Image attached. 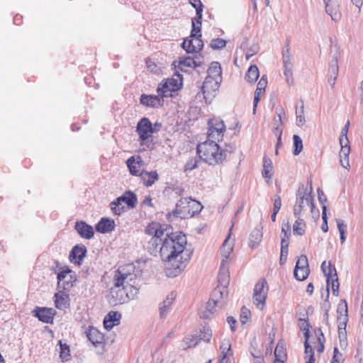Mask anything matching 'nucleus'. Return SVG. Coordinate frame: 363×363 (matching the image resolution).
Instances as JSON below:
<instances>
[{
  "label": "nucleus",
  "instance_id": "2eb2a0df",
  "mask_svg": "<svg viewBox=\"0 0 363 363\" xmlns=\"http://www.w3.org/2000/svg\"><path fill=\"white\" fill-rule=\"evenodd\" d=\"M344 305H339L337 308V312L339 314L337 317L338 323V333L340 337L346 332V326L348 320V310L346 301H344Z\"/></svg>",
  "mask_w": 363,
  "mask_h": 363
},
{
  "label": "nucleus",
  "instance_id": "72a5a7b5",
  "mask_svg": "<svg viewBox=\"0 0 363 363\" xmlns=\"http://www.w3.org/2000/svg\"><path fill=\"white\" fill-rule=\"evenodd\" d=\"M119 199L123 203H125L129 208H135L137 205V196L135 194L130 191H125Z\"/></svg>",
  "mask_w": 363,
  "mask_h": 363
},
{
  "label": "nucleus",
  "instance_id": "13d9d810",
  "mask_svg": "<svg viewBox=\"0 0 363 363\" xmlns=\"http://www.w3.org/2000/svg\"><path fill=\"white\" fill-rule=\"evenodd\" d=\"M323 212H322V219H323V224L321 226V229L323 232L326 233L328 231V218L326 215V206L325 205H323L322 206Z\"/></svg>",
  "mask_w": 363,
  "mask_h": 363
},
{
  "label": "nucleus",
  "instance_id": "c9c22d12",
  "mask_svg": "<svg viewBox=\"0 0 363 363\" xmlns=\"http://www.w3.org/2000/svg\"><path fill=\"white\" fill-rule=\"evenodd\" d=\"M218 281L219 285L216 288H220L223 291V298L227 296V286L229 283V275L227 272H220L218 274Z\"/></svg>",
  "mask_w": 363,
  "mask_h": 363
},
{
  "label": "nucleus",
  "instance_id": "9b49d317",
  "mask_svg": "<svg viewBox=\"0 0 363 363\" xmlns=\"http://www.w3.org/2000/svg\"><path fill=\"white\" fill-rule=\"evenodd\" d=\"M135 131L139 135L141 144H144L145 141L148 140L154 133L158 132L159 129L153 128L150 119L144 117L138 122Z\"/></svg>",
  "mask_w": 363,
  "mask_h": 363
},
{
  "label": "nucleus",
  "instance_id": "c85d7f7f",
  "mask_svg": "<svg viewBox=\"0 0 363 363\" xmlns=\"http://www.w3.org/2000/svg\"><path fill=\"white\" fill-rule=\"evenodd\" d=\"M163 240L164 238L158 236H152L150 238L147 244V249L151 255L156 256L158 252L160 253V247L162 245Z\"/></svg>",
  "mask_w": 363,
  "mask_h": 363
},
{
  "label": "nucleus",
  "instance_id": "58836bf2",
  "mask_svg": "<svg viewBox=\"0 0 363 363\" xmlns=\"http://www.w3.org/2000/svg\"><path fill=\"white\" fill-rule=\"evenodd\" d=\"M262 238V233L258 229H255L250 235V246L255 248L258 246Z\"/></svg>",
  "mask_w": 363,
  "mask_h": 363
},
{
  "label": "nucleus",
  "instance_id": "f704fd0d",
  "mask_svg": "<svg viewBox=\"0 0 363 363\" xmlns=\"http://www.w3.org/2000/svg\"><path fill=\"white\" fill-rule=\"evenodd\" d=\"M262 176L266 179H272L273 176V164L272 160L266 155L263 157Z\"/></svg>",
  "mask_w": 363,
  "mask_h": 363
},
{
  "label": "nucleus",
  "instance_id": "a18cd8bd",
  "mask_svg": "<svg viewBox=\"0 0 363 363\" xmlns=\"http://www.w3.org/2000/svg\"><path fill=\"white\" fill-rule=\"evenodd\" d=\"M303 268H309L308 258L305 255H302L298 257L294 270V274L297 275L298 269Z\"/></svg>",
  "mask_w": 363,
  "mask_h": 363
},
{
  "label": "nucleus",
  "instance_id": "bf43d9fd",
  "mask_svg": "<svg viewBox=\"0 0 363 363\" xmlns=\"http://www.w3.org/2000/svg\"><path fill=\"white\" fill-rule=\"evenodd\" d=\"M264 91H263L262 89H261L260 88H258L257 87L255 91V95H254V101H253V111L255 112V110H256V108H257V104L258 102L259 101V99H260V95L262 92H264Z\"/></svg>",
  "mask_w": 363,
  "mask_h": 363
},
{
  "label": "nucleus",
  "instance_id": "5fc2aeb1",
  "mask_svg": "<svg viewBox=\"0 0 363 363\" xmlns=\"http://www.w3.org/2000/svg\"><path fill=\"white\" fill-rule=\"evenodd\" d=\"M350 122L347 121V123L343 126L341 130L340 136L339 138L340 145H342V143H349V140L347 138V133L349 130Z\"/></svg>",
  "mask_w": 363,
  "mask_h": 363
},
{
  "label": "nucleus",
  "instance_id": "8fccbe9b",
  "mask_svg": "<svg viewBox=\"0 0 363 363\" xmlns=\"http://www.w3.org/2000/svg\"><path fill=\"white\" fill-rule=\"evenodd\" d=\"M274 359L286 360V352L283 345L278 343L274 350Z\"/></svg>",
  "mask_w": 363,
  "mask_h": 363
},
{
  "label": "nucleus",
  "instance_id": "4d7b16f0",
  "mask_svg": "<svg viewBox=\"0 0 363 363\" xmlns=\"http://www.w3.org/2000/svg\"><path fill=\"white\" fill-rule=\"evenodd\" d=\"M309 273H310L309 268L299 269L297 271V275H294V277L298 281H303L308 278Z\"/></svg>",
  "mask_w": 363,
  "mask_h": 363
},
{
  "label": "nucleus",
  "instance_id": "49530a36",
  "mask_svg": "<svg viewBox=\"0 0 363 363\" xmlns=\"http://www.w3.org/2000/svg\"><path fill=\"white\" fill-rule=\"evenodd\" d=\"M254 293H257L264 295H267L268 294V286L267 282L265 279H261L258 281L255 286Z\"/></svg>",
  "mask_w": 363,
  "mask_h": 363
},
{
  "label": "nucleus",
  "instance_id": "473e14b6",
  "mask_svg": "<svg viewBox=\"0 0 363 363\" xmlns=\"http://www.w3.org/2000/svg\"><path fill=\"white\" fill-rule=\"evenodd\" d=\"M161 225L158 223H152L146 227L145 231L151 237L158 236L160 238H164V230L161 229Z\"/></svg>",
  "mask_w": 363,
  "mask_h": 363
},
{
  "label": "nucleus",
  "instance_id": "e433bc0d",
  "mask_svg": "<svg viewBox=\"0 0 363 363\" xmlns=\"http://www.w3.org/2000/svg\"><path fill=\"white\" fill-rule=\"evenodd\" d=\"M259 76V71L257 65H251L245 76V79L250 84L255 83Z\"/></svg>",
  "mask_w": 363,
  "mask_h": 363
},
{
  "label": "nucleus",
  "instance_id": "680f3d73",
  "mask_svg": "<svg viewBox=\"0 0 363 363\" xmlns=\"http://www.w3.org/2000/svg\"><path fill=\"white\" fill-rule=\"evenodd\" d=\"M194 53V56L192 57L194 58V67H200L202 65V64L203 63V57L201 56V54L198 52H193Z\"/></svg>",
  "mask_w": 363,
  "mask_h": 363
},
{
  "label": "nucleus",
  "instance_id": "f03ea898",
  "mask_svg": "<svg viewBox=\"0 0 363 363\" xmlns=\"http://www.w3.org/2000/svg\"><path fill=\"white\" fill-rule=\"evenodd\" d=\"M182 80V75L176 72L171 78H167L160 84L157 89L158 95L143 94L140 97V103L149 108H155L162 106L164 97L171 96L172 92L180 89Z\"/></svg>",
  "mask_w": 363,
  "mask_h": 363
},
{
  "label": "nucleus",
  "instance_id": "9d476101",
  "mask_svg": "<svg viewBox=\"0 0 363 363\" xmlns=\"http://www.w3.org/2000/svg\"><path fill=\"white\" fill-rule=\"evenodd\" d=\"M208 141L216 142L222 140L225 130V125L223 120L219 118H213L208 121Z\"/></svg>",
  "mask_w": 363,
  "mask_h": 363
},
{
  "label": "nucleus",
  "instance_id": "774afa93",
  "mask_svg": "<svg viewBox=\"0 0 363 363\" xmlns=\"http://www.w3.org/2000/svg\"><path fill=\"white\" fill-rule=\"evenodd\" d=\"M259 50V48L257 45H252L250 47L248 52L246 53V59L249 60L252 56L256 54Z\"/></svg>",
  "mask_w": 363,
  "mask_h": 363
},
{
  "label": "nucleus",
  "instance_id": "69168bd1",
  "mask_svg": "<svg viewBox=\"0 0 363 363\" xmlns=\"http://www.w3.org/2000/svg\"><path fill=\"white\" fill-rule=\"evenodd\" d=\"M235 150V146L232 144L226 145L225 149L220 148V152H224V160L226 159L228 154H231Z\"/></svg>",
  "mask_w": 363,
  "mask_h": 363
},
{
  "label": "nucleus",
  "instance_id": "de8ad7c7",
  "mask_svg": "<svg viewBox=\"0 0 363 363\" xmlns=\"http://www.w3.org/2000/svg\"><path fill=\"white\" fill-rule=\"evenodd\" d=\"M267 297V295L254 293L253 302L258 308L263 309L266 303Z\"/></svg>",
  "mask_w": 363,
  "mask_h": 363
},
{
  "label": "nucleus",
  "instance_id": "aec40b11",
  "mask_svg": "<svg viewBox=\"0 0 363 363\" xmlns=\"http://www.w3.org/2000/svg\"><path fill=\"white\" fill-rule=\"evenodd\" d=\"M55 305L60 310H65L69 307V296L62 290L58 289V292L55 294Z\"/></svg>",
  "mask_w": 363,
  "mask_h": 363
},
{
  "label": "nucleus",
  "instance_id": "7c9ffc66",
  "mask_svg": "<svg viewBox=\"0 0 363 363\" xmlns=\"http://www.w3.org/2000/svg\"><path fill=\"white\" fill-rule=\"evenodd\" d=\"M187 207V212L185 213L186 218H191L196 214L200 213L203 208V206L200 202L191 198L189 199Z\"/></svg>",
  "mask_w": 363,
  "mask_h": 363
},
{
  "label": "nucleus",
  "instance_id": "c756f323",
  "mask_svg": "<svg viewBox=\"0 0 363 363\" xmlns=\"http://www.w3.org/2000/svg\"><path fill=\"white\" fill-rule=\"evenodd\" d=\"M140 177L143 184L146 186H152L156 181L158 180L159 176L156 171L150 172L143 171L140 174Z\"/></svg>",
  "mask_w": 363,
  "mask_h": 363
},
{
  "label": "nucleus",
  "instance_id": "a19ab883",
  "mask_svg": "<svg viewBox=\"0 0 363 363\" xmlns=\"http://www.w3.org/2000/svg\"><path fill=\"white\" fill-rule=\"evenodd\" d=\"M306 223L300 217L297 218L293 225L294 233L297 235H303L305 233Z\"/></svg>",
  "mask_w": 363,
  "mask_h": 363
},
{
  "label": "nucleus",
  "instance_id": "7ed1b4c3",
  "mask_svg": "<svg viewBox=\"0 0 363 363\" xmlns=\"http://www.w3.org/2000/svg\"><path fill=\"white\" fill-rule=\"evenodd\" d=\"M196 152L200 160L210 165L222 163L224 160L225 153L220 152V146L214 140H207L198 145Z\"/></svg>",
  "mask_w": 363,
  "mask_h": 363
},
{
  "label": "nucleus",
  "instance_id": "ea45409f",
  "mask_svg": "<svg viewBox=\"0 0 363 363\" xmlns=\"http://www.w3.org/2000/svg\"><path fill=\"white\" fill-rule=\"evenodd\" d=\"M233 242H230V235L225 238L224 240L222 247H221V254L222 256L225 258L228 259L230 256V254L233 251Z\"/></svg>",
  "mask_w": 363,
  "mask_h": 363
},
{
  "label": "nucleus",
  "instance_id": "a878e982",
  "mask_svg": "<svg viewBox=\"0 0 363 363\" xmlns=\"http://www.w3.org/2000/svg\"><path fill=\"white\" fill-rule=\"evenodd\" d=\"M86 337L95 347L104 342L103 334L94 327H89V330L86 331Z\"/></svg>",
  "mask_w": 363,
  "mask_h": 363
},
{
  "label": "nucleus",
  "instance_id": "423d86ee",
  "mask_svg": "<svg viewBox=\"0 0 363 363\" xmlns=\"http://www.w3.org/2000/svg\"><path fill=\"white\" fill-rule=\"evenodd\" d=\"M309 184L310 186L308 190L303 184H301L297 190L296 201L294 207V215L296 218H299L301 213L306 206L309 205L310 200L313 199L311 196V192L313 191L311 181Z\"/></svg>",
  "mask_w": 363,
  "mask_h": 363
},
{
  "label": "nucleus",
  "instance_id": "4be33fe9",
  "mask_svg": "<svg viewBox=\"0 0 363 363\" xmlns=\"http://www.w3.org/2000/svg\"><path fill=\"white\" fill-rule=\"evenodd\" d=\"M190 198H182L176 204V208L170 213L169 216L179 217L183 219H186V213L188 209V204Z\"/></svg>",
  "mask_w": 363,
  "mask_h": 363
},
{
  "label": "nucleus",
  "instance_id": "c03bdc74",
  "mask_svg": "<svg viewBox=\"0 0 363 363\" xmlns=\"http://www.w3.org/2000/svg\"><path fill=\"white\" fill-rule=\"evenodd\" d=\"M194 63V61L193 57H182L179 60L178 67L182 71H185L184 68H186V67L195 68Z\"/></svg>",
  "mask_w": 363,
  "mask_h": 363
},
{
  "label": "nucleus",
  "instance_id": "ddd939ff",
  "mask_svg": "<svg viewBox=\"0 0 363 363\" xmlns=\"http://www.w3.org/2000/svg\"><path fill=\"white\" fill-rule=\"evenodd\" d=\"M189 4L196 9V17L191 20L192 35L200 33L201 26L203 4L201 0H189Z\"/></svg>",
  "mask_w": 363,
  "mask_h": 363
},
{
  "label": "nucleus",
  "instance_id": "393cba45",
  "mask_svg": "<svg viewBox=\"0 0 363 363\" xmlns=\"http://www.w3.org/2000/svg\"><path fill=\"white\" fill-rule=\"evenodd\" d=\"M121 314L117 311L109 312L104 319V328L107 330L112 329L115 325L120 323Z\"/></svg>",
  "mask_w": 363,
  "mask_h": 363
},
{
  "label": "nucleus",
  "instance_id": "bb28decb",
  "mask_svg": "<svg viewBox=\"0 0 363 363\" xmlns=\"http://www.w3.org/2000/svg\"><path fill=\"white\" fill-rule=\"evenodd\" d=\"M142 160L140 156H138L137 160L134 156L130 157L126 161V164L128 167L130 173L132 175L138 176L140 175V169L142 167Z\"/></svg>",
  "mask_w": 363,
  "mask_h": 363
},
{
  "label": "nucleus",
  "instance_id": "5701e85b",
  "mask_svg": "<svg viewBox=\"0 0 363 363\" xmlns=\"http://www.w3.org/2000/svg\"><path fill=\"white\" fill-rule=\"evenodd\" d=\"M330 55L332 60L329 64L328 74L329 76L337 77L339 72L337 60L340 56L338 48L337 46L335 45L331 48Z\"/></svg>",
  "mask_w": 363,
  "mask_h": 363
},
{
  "label": "nucleus",
  "instance_id": "0eeeda50",
  "mask_svg": "<svg viewBox=\"0 0 363 363\" xmlns=\"http://www.w3.org/2000/svg\"><path fill=\"white\" fill-rule=\"evenodd\" d=\"M321 269L326 277L327 298L329 297L330 294V284H331L333 295L336 296H338L340 284L335 266H332L330 262L327 265L326 262L324 261L321 264Z\"/></svg>",
  "mask_w": 363,
  "mask_h": 363
},
{
  "label": "nucleus",
  "instance_id": "37998d69",
  "mask_svg": "<svg viewBox=\"0 0 363 363\" xmlns=\"http://www.w3.org/2000/svg\"><path fill=\"white\" fill-rule=\"evenodd\" d=\"M296 125L299 127L303 126L306 122L305 116H304V104H303V101H300L299 109H296Z\"/></svg>",
  "mask_w": 363,
  "mask_h": 363
},
{
  "label": "nucleus",
  "instance_id": "20e7f679",
  "mask_svg": "<svg viewBox=\"0 0 363 363\" xmlns=\"http://www.w3.org/2000/svg\"><path fill=\"white\" fill-rule=\"evenodd\" d=\"M55 266L52 267V271L57 274V289L65 291H69L76 281L74 273L65 265L61 266L59 262H55Z\"/></svg>",
  "mask_w": 363,
  "mask_h": 363
},
{
  "label": "nucleus",
  "instance_id": "0e129e2a",
  "mask_svg": "<svg viewBox=\"0 0 363 363\" xmlns=\"http://www.w3.org/2000/svg\"><path fill=\"white\" fill-rule=\"evenodd\" d=\"M274 205L273 210L274 211H279L281 207V199L279 195L276 194L273 196Z\"/></svg>",
  "mask_w": 363,
  "mask_h": 363
},
{
  "label": "nucleus",
  "instance_id": "6e6d98bb",
  "mask_svg": "<svg viewBox=\"0 0 363 363\" xmlns=\"http://www.w3.org/2000/svg\"><path fill=\"white\" fill-rule=\"evenodd\" d=\"M199 160L196 157L189 159L184 166V172H189L198 167Z\"/></svg>",
  "mask_w": 363,
  "mask_h": 363
},
{
  "label": "nucleus",
  "instance_id": "79ce46f5",
  "mask_svg": "<svg viewBox=\"0 0 363 363\" xmlns=\"http://www.w3.org/2000/svg\"><path fill=\"white\" fill-rule=\"evenodd\" d=\"M111 208L115 215L118 216L123 213L125 209L119 197L111 203Z\"/></svg>",
  "mask_w": 363,
  "mask_h": 363
},
{
  "label": "nucleus",
  "instance_id": "f257e3e1",
  "mask_svg": "<svg viewBox=\"0 0 363 363\" xmlns=\"http://www.w3.org/2000/svg\"><path fill=\"white\" fill-rule=\"evenodd\" d=\"M193 252L184 234L181 232L165 234L160 247V255L165 262L167 275L178 276L189 262Z\"/></svg>",
  "mask_w": 363,
  "mask_h": 363
},
{
  "label": "nucleus",
  "instance_id": "dca6fc26",
  "mask_svg": "<svg viewBox=\"0 0 363 363\" xmlns=\"http://www.w3.org/2000/svg\"><path fill=\"white\" fill-rule=\"evenodd\" d=\"M33 313L39 320L45 323H52L56 312L52 308L36 307L33 311Z\"/></svg>",
  "mask_w": 363,
  "mask_h": 363
},
{
  "label": "nucleus",
  "instance_id": "864d4df0",
  "mask_svg": "<svg viewBox=\"0 0 363 363\" xmlns=\"http://www.w3.org/2000/svg\"><path fill=\"white\" fill-rule=\"evenodd\" d=\"M226 41L222 38H214L211 40L210 46L213 50H220L225 48Z\"/></svg>",
  "mask_w": 363,
  "mask_h": 363
},
{
  "label": "nucleus",
  "instance_id": "f3484780",
  "mask_svg": "<svg viewBox=\"0 0 363 363\" xmlns=\"http://www.w3.org/2000/svg\"><path fill=\"white\" fill-rule=\"evenodd\" d=\"M87 252L86 247L83 245H77L69 252V260L71 262L80 265L86 257Z\"/></svg>",
  "mask_w": 363,
  "mask_h": 363
},
{
  "label": "nucleus",
  "instance_id": "1a4fd4ad",
  "mask_svg": "<svg viewBox=\"0 0 363 363\" xmlns=\"http://www.w3.org/2000/svg\"><path fill=\"white\" fill-rule=\"evenodd\" d=\"M128 289H125V287L111 288L108 302L113 306H116L127 302L130 298H134L137 293L132 290L128 292Z\"/></svg>",
  "mask_w": 363,
  "mask_h": 363
},
{
  "label": "nucleus",
  "instance_id": "39448f33",
  "mask_svg": "<svg viewBox=\"0 0 363 363\" xmlns=\"http://www.w3.org/2000/svg\"><path fill=\"white\" fill-rule=\"evenodd\" d=\"M223 298V291L220 288H216L211 295V298L206 303V306L199 311V316L203 319H210L213 318L216 313L215 306H223L225 303L221 301Z\"/></svg>",
  "mask_w": 363,
  "mask_h": 363
},
{
  "label": "nucleus",
  "instance_id": "4468645a",
  "mask_svg": "<svg viewBox=\"0 0 363 363\" xmlns=\"http://www.w3.org/2000/svg\"><path fill=\"white\" fill-rule=\"evenodd\" d=\"M190 38H191V40L186 39L182 43V46L184 50H185L187 53L198 52L199 51L201 50L203 47V41L201 39V30L199 33L195 35H192L191 30Z\"/></svg>",
  "mask_w": 363,
  "mask_h": 363
},
{
  "label": "nucleus",
  "instance_id": "09e8293b",
  "mask_svg": "<svg viewBox=\"0 0 363 363\" xmlns=\"http://www.w3.org/2000/svg\"><path fill=\"white\" fill-rule=\"evenodd\" d=\"M293 145H294V150H293L294 155H298L303 150V142H302L301 138L297 135H294V136H293Z\"/></svg>",
  "mask_w": 363,
  "mask_h": 363
},
{
  "label": "nucleus",
  "instance_id": "cd10ccee",
  "mask_svg": "<svg viewBox=\"0 0 363 363\" xmlns=\"http://www.w3.org/2000/svg\"><path fill=\"white\" fill-rule=\"evenodd\" d=\"M340 146L341 149L339 154L340 164L342 167L348 169L350 167L349 155L350 153L349 143H342Z\"/></svg>",
  "mask_w": 363,
  "mask_h": 363
},
{
  "label": "nucleus",
  "instance_id": "e2e57ef3",
  "mask_svg": "<svg viewBox=\"0 0 363 363\" xmlns=\"http://www.w3.org/2000/svg\"><path fill=\"white\" fill-rule=\"evenodd\" d=\"M341 361H342V355L339 352L338 349L335 347L331 363H340Z\"/></svg>",
  "mask_w": 363,
  "mask_h": 363
},
{
  "label": "nucleus",
  "instance_id": "b1692460",
  "mask_svg": "<svg viewBox=\"0 0 363 363\" xmlns=\"http://www.w3.org/2000/svg\"><path fill=\"white\" fill-rule=\"evenodd\" d=\"M221 81H218L213 77H206L202 86V91L204 95L211 94L218 89Z\"/></svg>",
  "mask_w": 363,
  "mask_h": 363
},
{
  "label": "nucleus",
  "instance_id": "f8f14e48",
  "mask_svg": "<svg viewBox=\"0 0 363 363\" xmlns=\"http://www.w3.org/2000/svg\"><path fill=\"white\" fill-rule=\"evenodd\" d=\"M211 337L212 331L210 327L208 325H203L201 326L199 335L191 336V337H186L184 341L186 342V347L189 348L196 347L199 344L201 341L208 342L211 340Z\"/></svg>",
  "mask_w": 363,
  "mask_h": 363
},
{
  "label": "nucleus",
  "instance_id": "6ab92c4d",
  "mask_svg": "<svg viewBox=\"0 0 363 363\" xmlns=\"http://www.w3.org/2000/svg\"><path fill=\"white\" fill-rule=\"evenodd\" d=\"M74 229L82 238L89 240L94 237V231L92 226L84 221H77Z\"/></svg>",
  "mask_w": 363,
  "mask_h": 363
},
{
  "label": "nucleus",
  "instance_id": "052dcab7",
  "mask_svg": "<svg viewBox=\"0 0 363 363\" xmlns=\"http://www.w3.org/2000/svg\"><path fill=\"white\" fill-rule=\"evenodd\" d=\"M336 223L340 234H346L347 227L345 221L340 218H338L336 219Z\"/></svg>",
  "mask_w": 363,
  "mask_h": 363
},
{
  "label": "nucleus",
  "instance_id": "603ef678",
  "mask_svg": "<svg viewBox=\"0 0 363 363\" xmlns=\"http://www.w3.org/2000/svg\"><path fill=\"white\" fill-rule=\"evenodd\" d=\"M59 345L60 346V359L62 362L67 361L70 356L69 346L67 344H63L61 340L59 341Z\"/></svg>",
  "mask_w": 363,
  "mask_h": 363
},
{
  "label": "nucleus",
  "instance_id": "412c9836",
  "mask_svg": "<svg viewBox=\"0 0 363 363\" xmlns=\"http://www.w3.org/2000/svg\"><path fill=\"white\" fill-rule=\"evenodd\" d=\"M115 222L113 219L104 217L95 225V230L100 233H108L114 230Z\"/></svg>",
  "mask_w": 363,
  "mask_h": 363
},
{
  "label": "nucleus",
  "instance_id": "3c124183",
  "mask_svg": "<svg viewBox=\"0 0 363 363\" xmlns=\"http://www.w3.org/2000/svg\"><path fill=\"white\" fill-rule=\"evenodd\" d=\"M290 47L289 45V40H286V45L284 46L282 50V58L283 62L284 64V67L287 65H291V58H290Z\"/></svg>",
  "mask_w": 363,
  "mask_h": 363
},
{
  "label": "nucleus",
  "instance_id": "a211bd4d",
  "mask_svg": "<svg viewBox=\"0 0 363 363\" xmlns=\"http://www.w3.org/2000/svg\"><path fill=\"white\" fill-rule=\"evenodd\" d=\"M176 295L172 292L167 296L165 299L161 302L158 307L159 316L160 319H165L168 313L172 310V304L175 300Z\"/></svg>",
  "mask_w": 363,
  "mask_h": 363
},
{
  "label": "nucleus",
  "instance_id": "4c0bfd02",
  "mask_svg": "<svg viewBox=\"0 0 363 363\" xmlns=\"http://www.w3.org/2000/svg\"><path fill=\"white\" fill-rule=\"evenodd\" d=\"M325 4V12L331 17L333 21H337L340 19V13L336 6H333L331 2H324Z\"/></svg>",
  "mask_w": 363,
  "mask_h": 363
},
{
  "label": "nucleus",
  "instance_id": "338daca9",
  "mask_svg": "<svg viewBox=\"0 0 363 363\" xmlns=\"http://www.w3.org/2000/svg\"><path fill=\"white\" fill-rule=\"evenodd\" d=\"M220 349L221 350L222 356H223L224 354H226V356H231L233 354L232 352H230V345L229 344L223 343L220 345Z\"/></svg>",
  "mask_w": 363,
  "mask_h": 363
},
{
  "label": "nucleus",
  "instance_id": "6e6552de",
  "mask_svg": "<svg viewBox=\"0 0 363 363\" xmlns=\"http://www.w3.org/2000/svg\"><path fill=\"white\" fill-rule=\"evenodd\" d=\"M135 279V275L125 271L124 267H120L116 272L114 275V286L115 288H124L128 289L133 291L135 293H138V289L133 286L130 282Z\"/></svg>",
  "mask_w": 363,
  "mask_h": 363
},
{
  "label": "nucleus",
  "instance_id": "2f4dec72",
  "mask_svg": "<svg viewBox=\"0 0 363 363\" xmlns=\"http://www.w3.org/2000/svg\"><path fill=\"white\" fill-rule=\"evenodd\" d=\"M208 77H213L218 81H222V68L220 64L218 62H213L211 63L208 69Z\"/></svg>",
  "mask_w": 363,
  "mask_h": 363
}]
</instances>
